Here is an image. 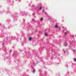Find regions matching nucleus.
<instances>
[{"label":"nucleus","instance_id":"9b49d317","mask_svg":"<svg viewBox=\"0 0 76 76\" xmlns=\"http://www.w3.org/2000/svg\"><path fill=\"white\" fill-rule=\"evenodd\" d=\"M43 11V12H44V10H43V11Z\"/></svg>","mask_w":76,"mask_h":76},{"label":"nucleus","instance_id":"9d476101","mask_svg":"<svg viewBox=\"0 0 76 76\" xmlns=\"http://www.w3.org/2000/svg\"><path fill=\"white\" fill-rule=\"evenodd\" d=\"M63 51L64 52V53H65L66 51H65L64 50H63Z\"/></svg>","mask_w":76,"mask_h":76},{"label":"nucleus","instance_id":"423d86ee","mask_svg":"<svg viewBox=\"0 0 76 76\" xmlns=\"http://www.w3.org/2000/svg\"><path fill=\"white\" fill-rule=\"evenodd\" d=\"M74 60L75 61H76V59L75 58L74 59Z\"/></svg>","mask_w":76,"mask_h":76},{"label":"nucleus","instance_id":"7ed1b4c3","mask_svg":"<svg viewBox=\"0 0 76 76\" xmlns=\"http://www.w3.org/2000/svg\"><path fill=\"white\" fill-rule=\"evenodd\" d=\"M45 35L46 37H47V33H45Z\"/></svg>","mask_w":76,"mask_h":76},{"label":"nucleus","instance_id":"39448f33","mask_svg":"<svg viewBox=\"0 0 76 76\" xmlns=\"http://www.w3.org/2000/svg\"><path fill=\"white\" fill-rule=\"evenodd\" d=\"M33 72H34V73H35V69H34V70Z\"/></svg>","mask_w":76,"mask_h":76},{"label":"nucleus","instance_id":"f8f14e48","mask_svg":"<svg viewBox=\"0 0 76 76\" xmlns=\"http://www.w3.org/2000/svg\"><path fill=\"white\" fill-rule=\"evenodd\" d=\"M65 46H66V45H65Z\"/></svg>","mask_w":76,"mask_h":76},{"label":"nucleus","instance_id":"0eeeda50","mask_svg":"<svg viewBox=\"0 0 76 76\" xmlns=\"http://www.w3.org/2000/svg\"><path fill=\"white\" fill-rule=\"evenodd\" d=\"M67 32H65V33H64V34H65V35H67Z\"/></svg>","mask_w":76,"mask_h":76},{"label":"nucleus","instance_id":"f257e3e1","mask_svg":"<svg viewBox=\"0 0 76 76\" xmlns=\"http://www.w3.org/2000/svg\"><path fill=\"white\" fill-rule=\"evenodd\" d=\"M55 28H58V26H57V25H56L55 26Z\"/></svg>","mask_w":76,"mask_h":76},{"label":"nucleus","instance_id":"20e7f679","mask_svg":"<svg viewBox=\"0 0 76 76\" xmlns=\"http://www.w3.org/2000/svg\"><path fill=\"white\" fill-rule=\"evenodd\" d=\"M40 20H41V21H42V20H43V18H41L40 19Z\"/></svg>","mask_w":76,"mask_h":76},{"label":"nucleus","instance_id":"6e6552de","mask_svg":"<svg viewBox=\"0 0 76 76\" xmlns=\"http://www.w3.org/2000/svg\"><path fill=\"white\" fill-rule=\"evenodd\" d=\"M73 52H75V50H73Z\"/></svg>","mask_w":76,"mask_h":76},{"label":"nucleus","instance_id":"1a4fd4ad","mask_svg":"<svg viewBox=\"0 0 76 76\" xmlns=\"http://www.w3.org/2000/svg\"><path fill=\"white\" fill-rule=\"evenodd\" d=\"M39 9L41 10V9H42V7H40L39 8Z\"/></svg>","mask_w":76,"mask_h":76},{"label":"nucleus","instance_id":"f03ea898","mask_svg":"<svg viewBox=\"0 0 76 76\" xmlns=\"http://www.w3.org/2000/svg\"><path fill=\"white\" fill-rule=\"evenodd\" d=\"M32 40V37H31L29 38V40L30 41H31V40Z\"/></svg>","mask_w":76,"mask_h":76}]
</instances>
